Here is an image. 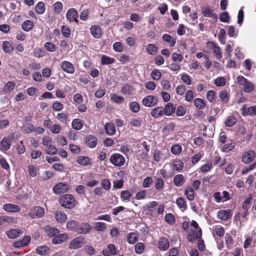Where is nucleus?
<instances>
[{"instance_id": "f257e3e1", "label": "nucleus", "mask_w": 256, "mask_h": 256, "mask_svg": "<svg viewBox=\"0 0 256 256\" xmlns=\"http://www.w3.org/2000/svg\"><path fill=\"white\" fill-rule=\"evenodd\" d=\"M60 203L62 207L71 209L76 206V201L75 200L72 195L66 194L60 196Z\"/></svg>"}, {"instance_id": "f03ea898", "label": "nucleus", "mask_w": 256, "mask_h": 256, "mask_svg": "<svg viewBox=\"0 0 256 256\" xmlns=\"http://www.w3.org/2000/svg\"><path fill=\"white\" fill-rule=\"evenodd\" d=\"M236 80L238 84L242 86V90L245 92L249 93L254 90V84L244 76H238Z\"/></svg>"}, {"instance_id": "7ed1b4c3", "label": "nucleus", "mask_w": 256, "mask_h": 256, "mask_svg": "<svg viewBox=\"0 0 256 256\" xmlns=\"http://www.w3.org/2000/svg\"><path fill=\"white\" fill-rule=\"evenodd\" d=\"M110 161L114 166L121 167L124 164L126 160L122 154L116 153L111 155Z\"/></svg>"}, {"instance_id": "20e7f679", "label": "nucleus", "mask_w": 256, "mask_h": 256, "mask_svg": "<svg viewBox=\"0 0 256 256\" xmlns=\"http://www.w3.org/2000/svg\"><path fill=\"white\" fill-rule=\"evenodd\" d=\"M44 214V209L40 206H36L32 207L28 214V216L32 218H42Z\"/></svg>"}, {"instance_id": "39448f33", "label": "nucleus", "mask_w": 256, "mask_h": 256, "mask_svg": "<svg viewBox=\"0 0 256 256\" xmlns=\"http://www.w3.org/2000/svg\"><path fill=\"white\" fill-rule=\"evenodd\" d=\"M70 188V186L65 183L59 182L54 185L53 192L55 194H60L67 192Z\"/></svg>"}, {"instance_id": "423d86ee", "label": "nucleus", "mask_w": 256, "mask_h": 256, "mask_svg": "<svg viewBox=\"0 0 256 256\" xmlns=\"http://www.w3.org/2000/svg\"><path fill=\"white\" fill-rule=\"evenodd\" d=\"M92 230V226L88 222H78L76 232L80 234H87L90 232Z\"/></svg>"}, {"instance_id": "0eeeda50", "label": "nucleus", "mask_w": 256, "mask_h": 256, "mask_svg": "<svg viewBox=\"0 0 256 256\" xmlns=\"http://www.w3.org/2000/svg\"><path fill=\"white\" fill-rule=\"evenodd\" d=\"M242 114L244 116H256V106H252L247 107L246 104H244L240 108Z\"/></svg>"}, {"instance_id": "6e6552de", "label": "nucleus", "mask_w": 256, "mask_h": 256, "mask_svg": "<svg viewBox=\"0 0 256 256\" xmlns=\"http://www.w3.org/2000/svg\"><path fill=\"white\" fill-rule=\"evenodd\" d=\"M207 46L210 49L212 50L213 52L217 59L220 60L222 58V53L220 48L213 42H208Z\"/></svg>"}, {"instance_id": "1a4fd4ad", "label": "nucleus", "mask_w": 256, "mask_h": 256, "mask_svg": "<svg viewBox=\"0 0 256 256\" xmlns=\"http://www.w3.org/2000/svg\"><path fill=\"white\" fill-rule=\"evenodd\" d=\"M78 16V11L74 8L69 9L66 14V19L70 22H77Z\"/></svg>"}, {"instance_id": "9d476101", "label": "nucleus", "mask_w": 256, "mask_h": 256, "mask_svg": "<svg viewBox=\"0 0 256 256\" xmlns=\"http://www.w3.org/2000/svg\"><path fill=\"white\" fill-rule=\"evenodd\" d=\"M84 243V238L79 236L74 238L70 244L69 248L70 249H77L82 246Z\"/></svg>"}, {"instance_id": "9b49d317", "label": "nucleus", "mask_w": 256, "mask_h": 256, "mask_svg": "<svg viewBox=\"0 0 256 256\" xmlns=\"http://www.w3.org/2000/svg\"><path fill=\"white\" fill-rule=\"evenodd\" d=\"M256 154L252 150H249L244 153L242 156V162L244 164H249L255 158Z\"/></svg>"}, {"instance_id": "f8f14e48", "label": "nucleus", "mask_w": 256, "mask_h": 256, "mask_svg": "<svg viewBox=\"0 0 256 256\" xmlns=\"http://www.w3.org/2000/svg\"><path fill=\"white\" fill-rule=\"evenodd\" d=\"M158 100L156 98L152 96H148L144 98L142 100L144 106L148 107H152L157 104Z\"/></svg>"}, {"instance_id": "ddd939ff", "label": "nucleus", "mask_w": 256, "mask_h": 256, "mask_svg": "<svg viewBox=\"0 0 256 256\" xmlns=\"http://www.w3.org/2000/svg\"><path fill=\"white\" fill-rule=\"evenodd\" d=\"M60 67L64 72L70 74H74L75 70L73 64L66 60L61 62Z\"/></svg>"}, {"instance_id": "4468645a", "label": "nucleus", "mask_w": 256, "mask_h": 256, "mask_svg": "<svg viewBox=\"0 0 256 256\" xmlns=\"http://www.w3.org/2000/svg\"><path fill=\"white\" fill-rule=\"evenodd\" d=\"M91 34L96 38H100L102 35L101 28L98 25H92L90 28Z\"/></svg>"}, {"instance_id": "2eb2a0df", "label": "nucleus", "mask_w": 256, "mask_h": 256, "mask_svg": "<svg viewBox=\"0 0 256 256\" xmlns=\"http://www.w3.org/2000/svg\"><path fill=\"white\" fill-rule=\"evenodd\" d=\"M12 144L11 140L10 138L4 137L2 138L0 142V150L2 151H6L10 150Z\"/></svg>"}, {"instance_id": "dca6fc26", "label": "nucleus", "mask_w": 256, "mask_h": 256, "mask_svg": "<svg viewBox=\"0 0 256 256\" xmlns=\"http://www.w3.org/2000/svg\"><path fill=\"white\" fill-rule=\"evenodd\" d=\"M232 215V211L230 210H219L217 214L218 218L224 221L229 218Z\"/></svg>"}, {"instance_id": "f3484780", "label": "nucleus", "mask_w": 256, "mask_h": 256, "mask_svg": "<svg viewBox=\"0 0 256 256\" xmlns=\"http://www.w3.org/2000/svg\"><path fill=\"white\" fill-rule=\"evenodd\" d=\"M169 248V241L164 237L160 238L158 242V248L160 250L165 251Z\"/></svg>"}, {"instance_id": "a211bd4d", "label": "nucleus", "mask_w": 256, "mask_h": 256, "mask_svg": "<svg viewBox=\"0 0 256 256\" xmlns=\"http://www.w3.org/2000/svg\"><path fill=\"white\" fill-rule=\"evenodd\" d=\"M68 238V236L65 234H57L52 239V243L58 244L66 242Z\"/></svg>"}, {"instance_id": "6ab92c4d", "label": "nucleus", "mask_w": 256, "mask_h": 256, "mask_svg": "<svg viewBox=\"0 0 256 256\" xmlns=\"http://www.w3.org/2000/svg\"><path fill=\"white\" fill-rule=\"evenodd\" d=\"M23 233V232L20 229L13 228L8 230L6 232L7 236L12 239L16 238Z\"/></svg>"}, {"instance_id": "aec40b11", "label": "nucleus", "mask_w": 256, "mask_h": 256, "mask_svg": "<svg viewBox=\"0 0 256 256\" xmlns=\"http://www.w3.org/2000/svg\"><path fill=\"white\" fill-rule=\"evenodd\" d=\"M3 209L8 212H19L20 210V208L18 205L8 204L3 205Z\"/></svg>"}, {"instance_id": "412c9836", "label": "nucleus", "mask_w": 256, "mask_h": 256, "mask_svg": "<svg viewBox=\"0 0 256 256\" xmlns=\"http://www.w3.org/2000/svg\"><path fill=\"white\" fill-rule=\"evenodd\" d=\"M164 114V108L162 106H158L152 109L150 112L151 116L156 118H158Z\"/></svg>"}, {"instance_id": "4be33fe9", "label": "nucleus", "mask_w": 256, "mask_h": 256, "mask_svg": "<svg viewBox=\"0 0 256 256\" xmlns=\"http://www.w3.org/2000/svg\"><path fill=\"white\" fill-rule=\"evenodd\" d=\"M218 97L223 103L226 104L229 102L230 96L226 90H220L218 92Z\"/></svg>"}, {"instance_id": "5701e85b", "label": "nucleus", "mask_w": 256, "mask_h": 256, "mask_svg": "<svg viewBox=\"0 0 256 256\" xmlns=\"http://www.w3.org/2000/svg\"><path fill=\"white\" fill-rule=\"evenodd\" d=\"M176 107L174 104L168 103L166 104L164 110V114L168 116H171L175 111Z\"/></svg>"}, {"instance_id": "b1692460", "label": "nucleus", "mask_w": 256, "mask_h": 256, "mask_svg": "<svg viewBox=\"0 0 256 256\" xmlns=\"http://www.w3.org/2000/svg\"><path fill=\"white\" fill-rule=\"evenodd\" d=\"M106 133L110 136L114 135L116 133V128L112 123H106L104 125Z\"/></svg>"}, {"instance_id": "393cba45", "label": "nucleus", "mask_w": 256, "mask_h": 256, "mask_svg": "<svg viewBox=\"0 0 256 256\" xmlns=\"http://www.w3.org/2000/svg\"><path fill=\"white\" fill-rule=\"evenodd\" d=\"M86 144L90 148H94L97 144V138L93 136L90 135L86 138Z\"/></svg>"}, {"instance_id": "a878e982", "label": "nucleus", "mask_w": 256, "mask_h": 256, "mask_svg": "<svg viewBox=\"0 0 256 256\" xmlns=\"http://www.w3.org/2000/svg\"><path fill=\"white\" fill-rule=\"evenodd\" d=\"M184 177L182 174H178L174 176V183L176 186H180L184 183Z\"/></svg>"}, {"instance_id": "bb28decb", "label": "nucleus", "mask_w": 256, "mask_h": 256, "mask_svg": "<svg viewBox=\"0 0 256 256\" xmlns=\"http://www.w3.org/2000/svg\"><path fill=\"white\" fill-rule=\"evenodd\" d=\"M44 230L46 232L47 235L50 237L54 238L56 234L59 233V230L58 229L55 228H51L48 226H46Z\"/></svg>"}, {"instance_id": "cd10ccee", "label": "nucleus", "mask_w": 256, "mask_h": 256, "mask_svg": "<svg viewBox=\"0 0 256 256\" xmlns=\"http://www.w3.org/2000/svg\"><path fill=\"white\" fill-rule=\"evenodd\" d=\"M54 216L56 220L60 223L64 222L67 218L66 214L61 211L56 212L54 214Z\"/></svg>"}, {"instance_id": "c85d7f7f", "label": "nucleus", "mask_w": 256, "mask_h": 256, "mask_svg": "<svg viewBox=\"0 0 256 256\" xmlns=\"http://www.w3.org/2000/svg\"><path fill=\"white\" fill-rule=\"evenodd\" d=\"M50 248L46 246H38L36 249L37 254L40 256H45L48 254Z\"/></svg>"}, {"instance_id": "c756f323", "label": "nucleus", "mask_w": 256, "mask_h": 256, "mask_svg": "<svg viewBox=\"0 0 256 256\" xmlns=\"http://www.w3.org/2000/svg\"><path fill=\"white\" fill-rule=\"evenodd\" d=\"M237 118L233 115L228 116L225 121V124L226 126L232 127L237 122Z\"/></svg>"}, {"instance_id": "7c9ffc66", "label": "nucleus", "mask_w": 256, "mask_h": 256, "mask_svg": "<svg viewBox=\"0 0 256 256\" xmlns=\"http://www.w3.org/2000/svg\"><path fill=\"white\" fill-rule=\"evenodd\" d=\"M84 125V122L79 118H76L72 122V128L76 130H80Z\"/></svg>"}, {"instance_id": "2f4dec72", "label": "nucleus", "mask_w": 256, "mask_h": 256, "mask_svg": "<svg viewBox=\"0 0 256 256\" xmlns=\"http://www.w3.org/2000/svg\"><path fill=\"white\" fill-rule=\"evenodd\" d=\"M202 12L204 16L214 17L216 18V16L214 13L213 10L208 6L202 9Z\"/></svg>"}, {"instance_id": "473e14b6", "label": "nucleus", "mask_w": 256, "mask_h": 256, "mask_svg": "<svg viewBox=\"0 0 256 256\" xmlns=\"http://www.w3.org/2000/svg\"><path fill=\"white\" fill-rule=\"evenodd\" d=\"M76 162L82 166H87L90 164V160L88 156H79L77 158Z\"/></svg>"}, {"instance_id": "72a5a7b5", "label": "nucleus", "mask_w": 256, "mask_h": 256, "mask_svg": "<svg viewBox=\"0 0 256 256\" xmlns=\"http://www.w3.org/2000/svg\"><path fill=\"white\" fill-rule=\"evenodd\" d=\"M34 27V23L32 20H26L23 22L22 26V30L26 32H29Z\"/></svg>"}, {"instance_id": "f704fd0d", "label": "nucleus", "mask_w": 256, "mask_h": 256, "mask_svg": "<svg viewBox=\"0 0 256 256\" xmlns=\"http://www.w3.org/2000/svg\"><path fill=\"white\" fill-rule=\"evenodd\" d=\"M194 106L198 109L202 110L206 106V103L204 100L200 98H196L194 101Z\"/></svg>"}, {"instance_id": "c9c22d12", "label": "nucleus", "mask_w": 256, "mask_h": 256, "mask_svg": "<svg viewBox=\"0 0 256 256\" xmlns=\"http://www.w3.org/2000/svg\"><path fill=\"white\" fill-rule=\"evenodd\" d=\"M2 49L4 52L8 54L12 52L14 50L12 44L8 41L3 42Z\"/></svg>"}, {"instance_id": "e433bc0d", "label": "nucleus", "mask_w": 256, "mask_h": 256, "mask_svg": "<svg viewBox=\"0 0 256 256\" xmlns=\"http://www.w3.org/2000/svg\"><path fill=\"white\" fill-rule=\"evenodd\" d=\"M138 239V236L135 232H130L128 234L127 240L130 244H134Z\"/></svg>"}, {"instance_id": "4c0bfd02", "label": "nucleus", "mask_w": 256, "mask_h": 256, "mask_svg": "<svg viewBox=\"0 0 256 256\" xmlns=\"http://www.w3.org/2000/svg\"><path fill=\"white\" fill-rule=\"evenodd\" d=\"M134 90L133 87L128 84L123 86L121 89V92L123 94H130Z\"/></svg>"}, {"instance_id": "58836bf2", "label": "nucleus", "mask_w": 256, "mask_h": 256, "mask_svg": "<svg viewBox=\"0 0 256 256\" xmlns=\"http://www.w3.org/2000/svg\"><path fill=\"white\" fill-rule=\"evenodd\" d=\"M158 48L154 44H148L146 48V52L150 55H154L156 53Z\"/></svg>"}, {"instance_id": "ea45409f", "label": "nucleus", "mask_w": 256, "mask_h": 256, "mask_svg": "<svg viewBox=\"0 0 256 256\" xmlns=\"http://www.w3.org/2000/svg\"><path fill=\"white\" fill-rule=\"evenodd\" d=\"M185 194L189 200H193L194 199V192L192 188L188 186L185 190Z\"/></svg>"}, {"instance_id": "a19ab883", "label": "nucleus", "mask_w": 256, "mask_h": 256, "mask_svg": "<svg viewBox=\"0 0 256 256\" xmlns=\"http://www.w3.org/2000/svg\"><path fill=\"white\" fill-rule=\"evenodd\" d=\"M45 152L48 154L54 155L57 153L58 150L54 146L50 144V145L46 146Z\"/></svg>"}, {"instance_id": "79ce46f5", "label": "nucleus", "mask_w": 256, "mask_h": 256, "mask_svg": "<svg viewBox=\"0 0 256 256\" xmlns=\"http://www.w3.org/2000/svg\"><path fill=\"white\" fill-rule=\"evenodd\" d=\"M202 233L200 232H193L192 234H188V240L190 242H194L196 240L200 238Z\"/></svg>"}, {"instance_id": "37998d69", "label": "nucleus", "mask_w": 256, "mask_h": 256, "mask_svg": "<svg viewBox=\"0 0 256 256\" xmlns=\"http://www.w3.org/2000/svg\"><path fill=\"white\" fill-rule=\"evenodd\" d=\"M78 224V222L76 220H70L67 222L66 228L68 230L76 232V230L77 228Z\"/></svg>"}, {"instance_id": "c03bdc74", "label": "nucleus", "mask_w": 256, "mask_h": 256, "mask_svg": "<svg viewBox=\"0 0 256 256\" xmlns=\"http://www.w3.org/2000/svg\"><path fill=\"white\" fill-rule=\"evenodd\" d=\"M235 146L236 143L232 142L230 143L225 144L222 148V150L223 152H227L233 150Z\"/></svg>"}, {"instance_id": "a18cd8bd", "label": "nucleus", "mask_w": 256, "mask_h": 256, "mask_svg": "<svg viewBox=\"0 0 256 256\" xmlns=\"http://www.w3.org/2000/svg\"><path fill=\"white\" fill-rule=\"evenodd\" d=\"M107 228L106 224L102 222H96L94 224V228L100 232H104Z\"/></svg>"}, {"instance_id": "49530a36", "label": "nucleus", "mask_w": 256, "mask_h": 256, "mask_svg": "<svg viewBox=\"0 0 256 256\" xmlns=\"http://www.w3.org/2000/svg\"><path fill=\"white\" fill-rule=\"evenodd\" d=\"M162 40L170 44L171 46H174L176 44V40L168 34H164L162 36Z\"/></svg>"}, {"instance_id": "de8ad7c7", "label": "nucleus", "mask_w": 256, "mask_h": 256, "mask_svg": "<svg viewBox=\"0 0 256 256\" xmlns=\"http://www.w3.org/2000/svg\"><path fill=\"white\" fill-rule=\"evenodd\" d=\"M36 11L38 14H42L45 12V4L43 2H38L36 6Z\"/></svg>"}, {"instance_id": "09e8293b", "label": "nucleus", "mask_w": 256, "mask_h": 256, "mask_svg": "<svg viewBox=\"0 0 256 256\" xmlns=\"http://www.w3.org/2000/svg\"><path fill=\"white\" fill-rule=\"evenodd\" d=\"M184 168V163L180 160H176L172 164V168L176 171H180Z\"/></svg>"}, {"instance_id": "8fccbe9b", "label": "nucleus", "mask_w": 256, "mask_h": 256, "mask_svg": "<svg viewBox=\"0 0 256 256\" xmlns=\"http://www.w3.org/2000/svg\"><path fill=\"white\" fill-rule=\"evenodd\" d=\"M164 181L162 178L156 179L155 183V188L158 191H160L164 188Z\"/></svg>"}, {"instance_id": "3c124183", "label": "nucleus", "mask_w": 256, "mask_h": 256, "mask_svg": "<svg viewBox=\"0 0 256 256\" xmlns=\"http://www.w3.org/2000/svg\"><path fill=\"white\" fill-rule=\"evenodd\" d=\"M111 100L114 102L118 104H120L124 102V98L122 96H119L116 94H113L112 96Z\"/></svg>"}, {"instance_id": "603ef678", "label": "nucleus", "mask_w": 256, "mask_h": 256, "mask_svg": "<svg viewBox=\"0 0 256 256\" xmlns=\"http://www.w3.org/2000/svg\"><path fill=\"white\" fill-rule=\"evenodd\" d=\"M102 64H109L114 63V60L108 56L104 55L101 58Z\"/></svg>"}, {"instance_id": "864d4df0", "label": "nucleus", "mask_w": 256, "mask_h": 256, "mask_svg": "<svg viewBox=\"0 0 256 256\" xmlns=\"http://www.w3.org/2000/svg\"><path fill=\"white\" fill-rule=\"evenodd\" d=\"M56 118L61 122L66 124L68 120V116L64 113H59L56 116Z\"/></svg>"}, {"instance_id": "5fc2aeb1", "label": "nucleus", "mask_w": 256, "mask_h": 256, "mask_svg": "<svg viewBox=\"0 0 256 256\" xmlns=\"http://www.w3.org/2000/svg\"><path fill=\"white\" fill-rule=\"evenodd\" d=\"M130 110L133 112H138L140 110V107L139 104L136 102H132L130 104Z\"/></svg>"}, {"instance_id": "6e6d98bb", "label": "nucleus", "mask_w": 256, "mask_h": 256, "mask_svg": "<svg viewBox=\"0 0 256 256\" xmlns=\"http://www.w3.org/2000/svg\"><path fill=\"white\" fill-rule=\"evenodd\" d=\"M2 224L6 223L13 224L15 222V219L14 218L8 216H1Z\"/></svg>"}, {"instance_id": "4d7b16f0", "label": "nucleus", "mask_w": 256, "mask_h": 256, "mask_svg": "<svg viewBox=\"0 0 256 256\" xmlns=\"http://www.w3.org/2000/svg\"><path fill=\"white\" fill-rule=\"evenodd\" d=\"M214 84L217 86H224L226 84V80L224 77H218L214 80Z\"/></svg>"}, {"instance_id": "13d9d810", "label": "nucleus", "mask_w": 256, "mask_h": 256, "mask_svg": "<svg viewBox=\"0 0 256 256\" xmlns=\"http://www.w3.org/2000/svg\"><path fill=\"white\" fill-rule=\"evenodd\" d=\"M151 76L153 80H158L162 76V74L158 70L155 69L152 72Z\"/></svg>"}, {"instance_id": "bf43d9fd", "label": "nucleus", "mask_w": 256, "mask_h": 256, "mask_svg": "<svg viewBox=\"0 0 256 256\" xmlns=\"http://www.w3.org/2000/svg\"><path fill=\"white\" fill-rule=\"evenodd\" d=\"M135 252L137 254H141L144 250V245L142 242H138L135 246Z\"/></svg>"}, {"instance_id": "052dcab7", "label": "nucleus", "mask_w": 256, "mask_h": 256, "mask_svg": "<svg viewBox=\"0 0 256 256\" xmlns=\"http://www.w3.org/2000/svg\"><path fill=\"white\" fill-rule=\"evenodd\" d=\"M132 194L128 190H123L120 194V198L122 200H129Z\"/></svg>"}, {"instance_id": "680f3d73", "label": "nucleus", "mask_w": 256, "mask_h": 256, "mask_svg": "<svg viewBox=\"0 0 256 256\" xmlns=\"http://www.w3.org/2000/svg\"><path fill=\"white\" fill-rule=\"evenodd\" d=\"M63 6L61 2H57L54 5V10L56 13L58 14L62 10Z\"/></svg>"}, {"instance_id": "e2e57ef3", "label": "nucleus", "mask_w": 256, "mask_h": 256, "mask_svg": "<svg viewBox=\"0 0 256 256\" xmlns=\"http://www.w3.org/2000/svg\"><path fill=\"white\" fill-rule=\"evenodd\" d=\"M15 86V84L12 82H8L4 86V91L6 92H8L12 90Z\"/></svg>"}, {"instance_id": "0e129e2a", "label": "nucleus", "mask_w": 256, "mask_h": 256, "mask_svg": "<svg viewBox=\"0 0 256 256\" xmlns=\"http://www.w3.org/2000/svg\"><path fill=\"white\" fill-rule=\"evenodd\" d=\"M44 48L50 52H54L56 50V46L50 42H46L44 44Z\"/></svg>"}, {"instance_id": "69168bd1", "label": "nucleus", "mask_w": 256, "mask_h": 256, "mask_svg": "<svg viewBox=\"0 0 256 256\" xmlns=\"http://www.w3.org/2000/svg\"><path fill=\"white\" fill-rule=\"evenodd\" d=\"M129 123L132 126L134 127L140 128L142 126V121L140 118H132Z\"/></svg>"}, {"instance_id": "338daca9", "label": "nucleus", "mask_w": 256, "mask_h": 256, "mask_svg": "<svg viewBox=\"0 0 256 256\" xmlns=\"http://www.w3.org/2000/svg\"><path fill=\"white\" fill-rule=\"evenodd\" d=\"M113 49L116 52H120L124 50L123 46L121 42H116L113 44Z\"/></svg>"}, {"instance_id": "774afa93", "label": "nucleus", "mask_w": 256, "mask_h": 256, "mask_svg": "<svg viewBox=\"0 0 256 256\" xmlns=\"http://www.w3.org/2000/svg\"><path fill=\"white\" fill-rule=\"evenodd\" d=\"M152 182L153 180L152 178L150 176H147L144 180L142 186L146 188H148L151 186Z\"/></svg>"}]
</instances>
